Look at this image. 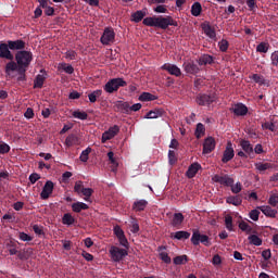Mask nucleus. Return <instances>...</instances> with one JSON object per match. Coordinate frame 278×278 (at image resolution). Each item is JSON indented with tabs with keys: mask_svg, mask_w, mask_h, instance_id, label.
Segmentation results:
<instances>
[{
	"mask_svg": "<svg viewBox=\"0 0 278 278\" xmlns=\"http://www.w3.org/2000/svg\"><path fill=\"white\" fill-rule=\"evenodd\" d=\"M38 3L40 4V8L45 10L46 16H54L55 9L53 7H49V0H38Z\"/></svg>",
	"mask_w": 278,
	"mask_h": 278,
	"instance_id": "obj_19",
	"label": "nucleus"
},
{
	"mask_svg": "<svg viewBox=\"0 0 278 278\" xmlns=\"http://www.w3.org/2000/svg\"><path fill=\"white\" fill-rule=\"evenodd\" d=\"M268 203H269V205H271V207H277V204H278V194H277V193H273V194L269 197Z\"/></svg>",
	"mask_w": 278,
	"mask_h": 278,
	"instance_id": "obj_56",
	"label": "nucleus"
},
{
	"mask_svg": "<svg viewBox=\"0 0 278 278\" xmlns=\"http://www.w3.org/2000/svg\"><path fill=\"white\" fill-rule=\"evenodd\" d=\"M101 94H103V90H101V89H97V90L92 91L91 93H89L88 99H89L90 103H97V99H99V97H101Z\"/></svg>",
	"mask_w": 278,
	"mask_h": 278,
	"instance_id": "obj_35",
	"label": "nucleus"
},
{
	"mask_svg": "<svg viewBox=\"0 0 278 278\" xmlns=\"http://www.w3.org/2000/svg\"><path fill=\"white\" fill-rule=\"evenodd\" d=\"M115 108L119 110V112H123L124 114H129L130 112L129 102L117 101L115 103Z\"/></svg>",
	"mask_w": 278,
	"mask_h": 278,
	"instance_id": "obj_26",
	"label": "nucleus"
},
{
	"mask_svg": "<svg viewBox=\"0 0 278 278\" xmlns=\"http://www.w3.org/2000/svg\"><path fill=\"white\" fill-rule=\"evenodd\" d=\"M226 203L236 206L242 205V198H240V195H230L226 199Z\"/></svg>",
	"mask_w": 278,
	"mask_h": 278,
	"instance_id": "obj_33",
	"label": "nucleus"
},
{
	"mask_svg": "<svg viewBox=\"0 0 278 278\" xmlns=\"http://www.w3.org/2000/svg\"><path fill=\"white\" fill-rule=\"evenodd\" d=\"M235 155L236 153L233 151V143H231V141H228L222 157L223 164H227V162H231Z\"/></svg>",
	"mask_w": 278,
	"mask_h": 278,
	"instance_id": "obj_11",
	"label": "nucleus"
},
{
	"mask_svg": "<svg viewBox=\"0 0 278 278\" xmlns=\"http://www.w3.org/2000/svg\"><path fill=\"white\" fill-rule=\"evenodd\" d=\"M146 16L147 11L139 10L131 14V21H134V23H140V21H142Z\"/></svg>",
	"mask_w": 278,
	"mask_h": 278,
	"instance_id": "obj_27",
	"label": "nucleus"
},
{
	"mask_svg": "<svg viewBox=\"0 0 278 278\" xmlns=\"http://www.w3.org/2000/svg\"><path fill=\"white\" fill-rule=\"evenodd\" d=\"M232 112L236 116H247V114H249V109L247 105L238 103L233 106Z\"/></svg>",
	"mask_w": 278,
	"mask_h": 278,
	"instance_id": "obj_21",
	"label": "nucleus"
},
{
	"mask_svg": "<svg viewBox=\"0 0 278 278\" xmlns=\"http://www.w3.org/2000/svg\"><path fill=\"white\" fill-rule=\"evenodd\" d=\"M0 58L3 60H14V54L10 51V43H0Z\"/></svg>",
	"mask_w": 278,
	"mask_h": 278,
	"instance_id": "obj_15",
	"label": "nucleus"
},
{
	"mask_svg": "<svg viewBox=\"0 0 278 278\" xmlns=\"http://www.w3.org/2000/svg\"><path fill=\"white\" fill-rule=\"evenodd\" d=\"M215 101H216V96L214 94L200 93L195 98V103L202 106L212 105V103H214Z\"/></svg>",
	"mask_w": 278,
	"mask_h": 278,
	"instance_id": "obj_7",
	"label": "nucleus"
},
{
	"mask_svg": "<svg viewBox=\"0 0 278 278\" xmlns=\"http://www.w3.org/2000/svg\"><path fill=\"white\" fill-rule=\"evenodd\" d=\"M239 229H241V231H244L245 233H253V227H251V225H249V223L244 220L239 223Z\"/></svg>",
	"mask_w": 278,
	"mask_h": 278,
	"instance_id": "obj_43",
	"label": "nucleus"
},
{
	"mask_svg": "<svg viewBox=\"0 0 278 278\" xmlns=\"http://www.w3.org/2000/svg\"><path fill=\"white\" fill-rule=\"evenodd\" d=\"M248 240L250 244H253L254 247H262V238L257 237V235H250Z\"/></svg>",
	"mask_w": 278,
	"mask_h": 278,
	"instance_id": "obj_38",
	"label": "nucleus"
},
{
	"mask_svg": "<svg viewBox=\"0 0 278 278\" xmlns=\"http://www.w3.org/2000/svg\"><path fill=\"white\" fill-rule=\"evenodd\" d=\"M46 79L47 76L38 74L34 80V88H42V86H45Z\"/></svg>",
	"mask_w": 278,
	"mask_h": 278,
	"instance_id": "obj_32",
	"label": "nucleus"
},
{
	"mask_svg": "<svg viewBox=\"0 0 278 278\" xmlns=\"http://www.w3.org/2000/svg\"><path fill=\"white\" fill-rule=\"evenodd\" d=\"M108 157L110 163L112 164L113 173L116 172V168H118V162H116V159L114 157V152L112 151L108 152Z\"/></svg>",
	"mask_w": 278,
	"mask_h": 278,
	"instance_id": "obj_44",
	"label": "nucleus"
},
{
	"mask_svg": "<svg viewBox=\"0 0 278 278\" xmlns=\"http://www.w3.org/2000/svg\"><path fill=\"white\" fill-rule=\"evenodd\" d=\"M5 153H10V146L8 143H0V155H5Z\"/></svg>",
	"mask_w": 278,
	"mask_h": 278,
	"instance_id": "obj_62",
	"label": "nucleus"
},
{
	"mask_svg": "<svg viewBox=\"0 0 278 278\" xmlns=\"http://www.w3.org/2000/svg\"><path fill=\"white\" fill-rule=\"evenodd\" d=\"M182 68L189 75H197L201 71L194 62H185Z\"/></svg>",
	"mask_w": 278,
	"mask_h": 278,
	"instance_id": "obj_17",
	"label": "nucleus"
},
{
	"mask_svg": "<svg viewBox=\"0 0 278 278\" xmlns=\"http://www.w3.org/2000/svg\"><path fill=\"white\" fill-rule=\"evenodd\" d=\"M268 49H270V45L268 42H261L256 47L257 53H268Z\"/></svg>",
	"mask_w": 278,
	"mask_h": 278,
	"instance_id": "obj_42",
	"label": "nucleus"
},
{
	"mask_svg": "<svg viewBox=\"0 0 278 278\" xmlns=\"http://www.w3.org/2000/svg\"><path fill=\"white\" fill-rule=\"evenodd\" d=\"M142 24L146 25V27H157L159 29L179 27L177 21H175L170 15L146 17L143 18Z\"/></svg>",
	"mask_w": 278,
	"mask_h": 278,
	"instance_id": "obj_1",
	"label": "nucleus"
},
{
	"mask_svg": "<svg viewBox=\"0 0 278 278\" xmlns=\"http://www.w3.org/2000/svg\"><path fill=\"white\" fill-rule=\"evenodd\" d=\"M7 248H8L10 255L18 254V250H16V243L11 241L10 243L7 244Z\"/></svg>",
	"mask_w": 278,
	"mask_h": 278,
	"instance_id": "obj_50",
	"label": "nucleus"
},
{
	"mask_svg": "<svg viewBox=\"0 0 278 278\" xmlns=\"http://www.w3.org/2000/svg\"><path fill=\"white\" fill-rule=\"evenodd\" d=\"M172 238H174L175 240H188L190 238V232L179 230V231L174 232L172 235Z\"/></svg>",
	"mask_w": 278,
	"mask_h": 278,
	"instance_id": "obj_28",
	"label": "nucleus"
},
{
	"mask_svg": "<svg viewBox=\"0 0 278 278\" xmlns=\"http://www.w3.org/2000/svg\"><path fill=\"white\" fill-rule=\"evenodd\" d=\"M212 181H214L215 184H220V186H226L227 188H229V186H233V178H231L229 175H214L212 177Z\"/></svg>",
	"mask_w": 278,
	"mask_h": 278,
	"instance_id": "obj_9",
	"label": "nucleus"
},
{
	"mask_svg": "<svg viewBox=\"0 0 278 278\" xmlns=\"http://www.w3.org/2000/svg\"><path fill=\"white\" fill-rule=\"evenodd\" d=\"M53 188H54L53 181L51 180L46 181L42 188V191L40 193V197L43 201H47V199H49V197L53 194Z\"/></svg>",
	"mask_w": 278,
	"mask_h": 278,
	"instance_id": "obj_14",
	"label": "nucleus"
},
{
	"mask_svg": "<svg viewBox=\"0 0 278 278\" xmlns=\"http://www.w3.org/2000/svg\"><path fill=\"white\" fill-rule=\"evenodd\" d=\"M270 64L273 66H275L276 68L278 67V50L274 51L271 54H270Z\"/></svg>",
	"mask_w": 278,
	"mask_h": 278,
	"instance_id": "obj_54",
	"label": "nucleus"
},
{
	"mask_svg": "<svg viewBox=\"0 0 278 278\" xmlns=\"http://www.w3.org/2000/svg\"><path fill=\"white\" fill-rule=\"evenodd\" d=\"M91 152H92L91 148H87L86 150H84L79 156L80 162H88V156L90 155Z\"/></svg>",
	"mask_w": 278,
	"mask_h": 278,
	"instance_id": "obj_51",
	"label": "nucleus"
},
{
	"mask_svg": "<svg viewBox=\"0 0 278 278\" xmlns=\"http://www.w3.org/2000/svg\"><path fill=\"white\" fill-rule=\"evenodd\" d=\"M84 182L81 180L75 182L74 192H76V194H81V192H84Z\"/></svg>",
	"mask_w": 278,
	"mask_h": 278,
	"instance_id": "obj_53",
	"label": "nucleus"
},
{
	"mask_svg": "<svg viewBox=\"0 0 278 278\" xmlns=\"http://www.w3.org/2000/svg\"><path fill=\"white\" fill-rule=\"evenodd\" d=\"M72 210L73 212H76L77 214H79L81 210H88V204L84 202H76L72 204Z\"/></svg>",
	"mask_w": 278,
	"mask_h": 278,
	"instance_id": "obj_37",
	"label": "nucleus"
},
{
	"mask_svg": "<svg viewBox=\"0 0 278 278\" xmlns=\"http://www.w3.org/2000/svg\"><path fill=\"white\" fill-rule=\"evenodd\" d=\"M63 225H73L75 223V217L70 213H65L62 217Z\"/></svg>",
	"mask_w": 278,
	"mask_h": 278,
	"instance_id": "obj_46",
	"label": "nucleus"
},
{
	"mask_svg": "<svg viewBox=\"0 0 278 278\" xmlns=\"http://www.w3.org/2000/svg\"><path fill=\"white\" fill-rule=\"evenodd\" d=\"M14 71L18 72V63L10 60V62L5 65V73L7 75H10V73H14Z\"/></svg>",
	"mask_w": 278,
	"mask_h": 278,
	"instance_id": "obj_31",
	"label": "nucleus"
},
{
	"mask_svg": "<svg viewBox=\"0 0 278 278\" xmlns=\"http://www.w3.org/2000/svg\"><path fill=\"white\" fill-rule=\"evenodd\" d=\"M218 47H219V51H222V53H227V51L229 49V41H227V39H222L218 42Z\"/></svg>",
	"mask_w": 278,
	"mask_h": 278,
	"instance_id": "obj_48",
	"label": "nucleus"
},
{
	"mask_svg": "<svg viewBox=\"0 0 278 278\" xmlns=\"http://www.w3.org/2000/svg\"><path fill=\"white\" fill-rule=\"evenodd\" d=\"M72 116H73L74 118H78L79 121H88V113H86V112H84V111H79V110L74 111V112L72 113Z\"/></svg>",
	"mask_w": 278,
	"mask_h": 278,
	"instance_id": "obj_41",
	"label": "nucleus"
},
{
	"mask_svg": "<svg viewBox=\"0 0 278 278\" xmlns=\"http://www.w3.org/2000/svg\"><path fill=\"white\" fill-rule=\"evenodd\" d=\"M254 166H255L256 170H260L261 173H264V172L273 168V164L262 163V162L255 163Z\"/></svg>",
	"mask_w": 278,
	"mask_h": 278,
	"instance_id": "obj_34",
	"label": "nucleus"
},
{
	"mask_svg": "<svg viewBox=\"0 0 278 278\" xmlns=\"http://www.w3.org/2000/svg\"><path fill=\"white\" fill-rule=\"evenodd\" d=\"M161 68L162 71H167V73H169V75H174V77H181V68L175 64L165 63Z\"/></svg>",
	"mask_w": 278,
	"mask_h": 278,
	"instance_id": "obj_12",
	"label": "nucleus"
},
{
	"mask_svg": "<svg viewBox=\"0 0 278 278\" xmlns=\"http://www.w3.org/2000/svg\"><path fill=\"white\" fill-rule=\"evenodd\" d=\"M160 258L162 260V262H164L165 264H170V256H168V253L166 252H160Z\"/></svg>",
	"mask_w": 278,
	"mask_h": 278,
	"instance_id": "obj_61",
	"label": "nucleus"
},
{
	"mask_svg": "<svg viewBox=\"0 0 278 278\" xmlns=\"http://www.w3.org/2000/svg\"><path fill=\"white\" fill-rule=\"evenodd\" d=\"M191 242L193 247H199L200 243L204 244V247L212 245V241H210V237L207 235H202L199 230L193 231L191 237Z\"/></svg>",
	"mask_w": 278,
	"mask_h": 278,
	"instance_id": "obj_4",
	"label": "nucleus"
},
{
	"mask_svg": "<svg viewBox=\"0 0 278 278\" xmlns=\"http://www.w3.org/2000/svg\"><path fill=\"white\" fill-rule=\"evenodd\" d=\"M121 132V127L118 125L111 126L108 130L102 134L101 142L105 144L108 140H112V138L118 136Z\"/></svg>",
	"mask_w": 278,
	"mask_h": 278,
	"instance_id": "obj_8",
	"label": "nucleus"
},
{
	"mask_svg": "<svg viewBox=\"0 0 278 278\" xmlns=\"http://www.w3.org/2000/svg\"><path fill=\"white\" fill-rule=\"evenodd\" d=\"M147 205H149L147 200H137L132 203V210L134 212H144V210H147Z\"/></svg>",
	"mask_w": 278,
	"mask_h": 278,
	"instance_id": "obj_23",
	"label": "nucleus"
},
{
	"mask_svg": "<svg viewBox=\"0 0 278 278\" xmlns=\"http://www.w3.org/2000/svg\"><path fill=\"white\" fill-rule=\"evenodd\" d=\"M203 12V7L200 2H194L191 5V14L192 16H201V13Z\"/></svg>",
	"mask_w": 278,
	"mask_h": 278,
	"instance_id": "obj_30",
	"label": "nucleus"
},
{
	"mask_svg": "<svg viewBox=\"0 0 278 278\" xmlns=\"http://www.w3.org/2000/svg\"><path fill=\"white\" fill-rule=\"evenodd\" d=\"M110 253L113 262H123V260L129 255V252H127L126 249H121L115 245L111 247Z\"/></svg>",
	"mask_w": 278,
	"mask_h": 278,
	"instance_id": "obj_6",
	"label": "nucleus"
},
{
	"mask_svg": "<svg viewBox=\"0 0 278 278\" xmlns=\"http://www.w3.org/2000/svg\"><path fill=\"white\" fill-rule=\"evenodd\" d=\"M116 38V33H114V28L106 27L100 38V42L105 47L112 45Z\"/></svg>",
	"mask_w": 278,
	"mask_h": 278,
	"instance_id": "obj_5",
	"label": "nucleus"
},
{
	"mask_svg": "<svg viewBox=\"0 0 278 278\" xmlns=\"http://www.w3.org/2000/svg\"><path fill=\"white\" fill-rule=\"evenodd\" d=\"M155 99H157V97L153 96L150 92H142L139 96V101H155Z\"/></svg>",
	"mask_w": 278,
	"mask_h": 278,
	"instance_id": "obj_45",
	"label": "nucleus"
},
{
	"mask_svg": "<svg viewBox=\"0 0 278 278\" xmlns=\"http://www.w3.org/2000/svg\"><path fill=\"white\" fill-rule=\"evenodd\" d=\"M257 210L264 214L267 218H277V210L268 205L257 206Z\"/></svg>",
	"mask_w": 278,
	"mask_h": 278,
	"instance_id": "obj_18",
	"label": "nucleus"
},
{
	"mask_svg": "<svg viewBox=\"0 0 278 278\" xmlns=\"http://www.w3.org/2000/svg\"><path fill=\"white\" fill-rule=\"evenodd\" d=\"M194 136H195V138H198V140L202 136H205V125H203L202 123L197 124Z\"/></svg>",
	"mask_w": 278,
	"mask_h": 278,
	"instance_id": "obj_39",
	"label": "nucleus"
},
{
	"mask_svg": "<svg viewBox=\"0 0 278 278\" xmlns=\"http://www.w3.org/2000/svg\"><path fill=\"white\" fill-rule=\"evenodd\" d=\"M216 149V140L213 137H207L203 143V154L207 155Z\"/></svg>",
	"mask_w": 278,
	"mask_h": 278,
	"instance_id": "obj_13",
	"label": "nucleus"
},
{
	"mask_svg": "<svg viewBox=\"0 0 278 278\" xmlns=\"http://www.w3.org/2000/svg\"><path fill=\"white\" fill-rule=\"evenodd\" d=\"M33 61L34 53H31V51L20 50L15 54V62H17L20 71H23V68H29Z\"/></svg>",
	"mask_w": 278,
	"mask_h": 278,
	"instance_id": "obj_2",
	"label": "nucleus"
},
{
	"mask_svg": "<svg viewBox=\"0 0 278 278\" xmlns=\"http://www.w3.org/2000/svg\"><path fill=\"white\" fill-rule=\"evenodd\" d=\"M77 142H79V139L75 135H70L65 139L66 147H75V144H77Z\"/></svg>",
	"mask_w": 278,
	"mask_h": 278,
	"instance_id": "obj_40",
	"label": "nucleus"
},
{
	"mask_svg": "<svg viewBox=\"0 0 278 278\" xmlns=\"http://www.w3.org/2000/svg\"><path fill=\"white\" fill-rule=\"evenodd\" d=\"M164 111L162 109H154L144 115V118H162Z\"/></svg>",
	"mask_w": 278,
	"mask_h": 278,
	"instance_id": "obj_25",
	"label": "nucleus"
},
{
	"mask_svg": "<svg viewBox=\"0 0 278 278\" xmlns=\"http://www.w3.org/2000/svg\"><path fill=\"white\" fill-rule=\"evenodd\" d=\"M262 129H268V131H275L276 126L274 122H265L262 124Z\"/></svg>",
	"mask_w": 278,
	"mask_h": 278,
	"instance_id": "obj_55",
	"label": "nucleus"
},
{
	"mask_svg": "<svg viewBox=\"0 0 278 278\" xmlns=\"http://www.w3.org/2000/svg\"><path fill=\"white\" fill-rule=\"evenodd\" d=\"M66 60H76L77 52L75 50H68L65 52Z\"/></svg>",
	"mask_w": 278,
	"mask_h": 278,
	"instance_id": "obj_59",
	"label": "nucleus"
},
{
	"mask_svg": "<svg viewBox=\"0 0 278 278\" xmlns=\"http://www.w3.org/2000/svg\"><path fill=\"white\" fill-rule=\"evenodd\" d=\"M185 218L186 217L184 216V214L175 213L170 222L172 227H176V229H179V227H181V225L184 224Z\"/></svg>",
	"mask_w": 278,
	"mask_h": 278,
	"instance_id": "obj_20",
	"label": "nucleus"
},
{
	"mask_svg": "<svg viewBox=\"0 0 278 278\" xmlns=\"http://www.w3.org/2000/svg\"><path fill=\"white\" fill-rule=\"evenodd\" d=\"M249 216L251 220H254V223H257V220H260V208L252 210L249 213Z\"/></svg>",
	"mask_w": 278,
	"mask_h": 278,
	"instance_id": "obj_52",
	"label": "nucleus"
},
{
	"mask_svg": "<svg viewBox=\"0 0 278 278\" xmlns=\"http://www.w3.org/2000/svg\"><path fill=\"white\" fill-rule=\"evenodd\" d=\"M201 29L203 30L205 36H207V38H210L211 40H216V28H214V26H212L210 22H203L201 24Z\"/></svg>",
	"mask_w": 278,
	"mask_h": 278,
	"instance_id": "obj_10",
	"label": "nucleus"
},
{
	"mask_svg": "<svg viewBox=\"0 0 278 278\" xmlns=\"http://www.w3.org/2000/svg\"><path fill=\"white\" fill-rule=\"evenodd\" d=\"M186 262H188V255H179L174 257V264L176 266H181L184 264H186Z\"/></svg>",
	"mask_w": 278,
	"mask_h": 278,
	"instance_id": "obj_47",
	"label": "nucleus"
},
{
	"mask_svg": "<svg viewBox=\"0 0 278 278\" xmlns=\"http://www.w3.org/2000/svg\"><path fill=\"white\" fill-rule=\"evenodd\" d=\"M18 238H20V240H22V242H31V240H34V237H31L25 232H20Z\"/></svg>",
	"mask_w": 278,
	"mask_h": 278,
	"instance_id": "obj_57",
	"label": "nucleus"
},
{
	"mask_svg": "<svg viewBox=\"0 0 278 278\" xmlns=\"http://www.w3.org/2000/svg\"><path fill=\"white\" fill-rule=\"evenodd\" d=\"M251 79H253V81H255V84H264V76H262L260 74H253Z\"/></svg>",
	"mask_w": 278,
	"mask_h": 278,
	"instance_id": "obj_64",
	"label": "nucleus"
},
{
	"mask_svg": "<svg viewBox=\"0 0 278 278\" xmlns=\"http://www.w3.org/2000/svg\"><path fill=\"white\" fill-rule=\"evenodd\" d=\"M212 264L213 266H220L223 264V258L220 257V255L215 254L213 256Z\"/></svg>",
	"mask_w": 278,
	"mask_h": 278,
	"instance_id": "obj_60",
	"label": "nucleus"
},
{
	"mask_svg": "<svg viewBox=\"0 0 278 278\" xmlns=\"http://www.w3.org/2000/svg\"><path fill=\"white\" fill-rule=\"evenodd\" d=\"M127 86V81L125 79L118 77V78H112L110 79L103 87L104 92H108L109 94H114V92H118L119 88H125Z\"/></svg>",
	"mask_w": 278,
	"mask_h": 278,
	"instance_id": "obj_3",
	"label": "nucleus"
},
{
	"mask_svg": "<svg viewBox=\"0 0 278 278\" xmlns=\"http://www.w3.org/2000/svg\"><path fill=\"white\" fill-rule=\"evenodd\" d=\"M7 42L11 51H23V49L26 47V43L23 39L8 40Z\"/></svg>",
	"mask_w": 278,
	"mask_h": 278,
	"instance_id": "obj_16",
	"label": "nucleus"
},
{
	"mask_svg": "<svg viewBox=\"0 0 278 278\" xmlns=\"http://www.w3.org/2000/svg\"><path fill=\"white\" fill-rule=\"evenodd\" d=\"M59 68L64 71V73H66L67 75H73L75 73V67H73V65L67 63H60Z\"/></svg>",
	"mask_w": 278,
	"mask_h": 278,
	"instance_id": "obj_36",
	"label": "nucleus"
},
{
	"mask_svg": "<svg viewBox=\"0 0 278 278\" xmlns=\"http://www.w3.org/2000/svg\"><path fill=\"white\" fill-rule=\"evenodd\" d=\"M201 170V164L199 163H193L189 166L188 170L186 172V176L188 179H192L193 177L197 176V173Z\"/></svg>",
	"mask_w": 278,
	"mask_h": 278,
	"instance_id": "obj_22",
	"label": "nucleus"
},
{
	"mask_svg": "<svg viewBox=\"0 0 278 278\" xmlns=\"http://www.w3.org/2000/svg\"><path fill=\"white\" fill-rule=\"evenodd\" d=\"M225 225L228 231H233V217H231V215L225 217Z\"/></svg>",
	"mask_w": 278,
	"mask_h": 278,
	"instance_id": "obj_49",
	"label": "nucleus"
},
{
	"mask_svg": "<svg viewBox=\"0 0 278 278\" xmlns=\"http://www.w3.org/2000/svg\"><path fill=\"white\" fill-rule=\"evenodd\" d=\"M214 62V58L210 54H203L199 59L200 66H207V64H212Z\"/></svg>",
	"mask_w": 278,
	"mask_h": 278,
	"instance_id": "obj_29",
	"label": "nucleus"
},
{
	"mask_svg": "<svg viewBox=\"0 0 278 278\" xmlns=\"http://www.w3.org/2000/svg\"><path fill=\"white\" fill-rule=\"evenodd\" d=\"M240 147L248 155H251L253 153V144H251V141L241 139Z\"/></svg>",
	"mask_w": 278,
	"mask_h": 278,
	"instance_id": "obj_24",
	"label": "nucleus"
},
{
	"mask_svg": "<svg viewBox=\"0 0 278 278\" xmlns=\"http://www.w3.org/2000/svg\"><path fill=\"white\" fill-rule=\"evenodd\" d=\"M168 161L172 166H173V164L177 163V156L175 155V151H173V150L168 151Z\"/></svg>",
	"mask_w": 278,
	"mask_h": 278,
	"instance_id": "obj_58",
	"label": "nucleus"
},
{
	"mask_svg": "<svg viewBox=\"0 0 278 278\" xmlns=\"http://www.w3.org/2000/svg\"><path fill=\"white\" fill-rule=\"evenodd\" d=\"M92 192H93L92 189L85 188L80 194H83V197H86L85 201H88V199H90V197H92Z\"/></svg>",
	"mask_w": 278,
	"mask_h": 278,
	"instance_id": "obj_63",
	"label": "nucleus"
}]
</instances>
